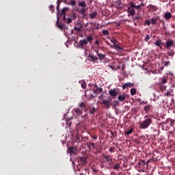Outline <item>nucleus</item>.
<instances>
[{"label": "nucleus", "mask_w": 175, "mask_h": 175, "mask_svg": "<svg viewBox=\"0 0 175 175\" xmlns=\"http://www.w3.org/2000/svg\"><path fill=\"white\" fill-rule=\"evenodd\" d=\"M67 152L70 155H76V154H77V148L75 147H69Z\"/></svg>", "instance_id": "nucleus-9"}, {"label": "nucleus", "mask_w": 175, "mask_h": 175, "mask_svg": "<svg viewBox=\"0 0 175 175\" xmlns=\"http://www.w3.org/2000/svg\"><path fill=\"white\" fill-rule=\"evenodd\" d=\"M78 6L80 8L78 9L79 13L82 14V16H85V12L88 10V8H87V2H85V1H79Z\"/></svg>", "instance_id": "nucleus-1"}, {"label": "nucleus", "mask_w": 175, "mask_h": 175, "mask_svg": "<svg viewBox=\"0 0 175 175\" xmlns=\"http://www.w3.org/2000/svg\"><path fill=\"white\" fill-rule=\"evenodd\" d=\"M109 165H111V163H113V161H109L108 163Z\"/></svg>", "instance_id": "nucleus-56"}, {"label": "nucleus", "mask_w": 175, "mask_h": 175, "mask_svg": "<svg viewBox=\"0 0 175 175\" xmlns=\"http://www.w3.org/2000/svg\"><path fill=\"white\" fill-rule=\"evenodd\" d=\"M131 95L133 96V95H136V88H132L131 89Z\"/></svg>", "instance_id": "nucleus-29"}, {"label": "nucleus", "mask_w": 175, "mask_h": 175, "mask_svg": "<svg viewBox=\"0 0 175 175\" xmlns=\"http://www.w3.org/2000/svg\"><path fill=\"white\" fill-rule=\"evenodd\" d=\"M161 91H166V86L165 85H160Z\"/></svg>", "instance_id": "nucleus-36"}, {"label": "nucleus", "mask_w": 175, "mask_h": 175, "mask_svg": "<svg viewBox=\"0 0 175 175\" xmlns=\"http://www.w3.org/2000/svg\"><path fill=\"white\" fill-rule=\"evenodd\" d=\"M131 133H133V129H130L124 133L125 136H128L129 135H131Z\"/></svg>", "instance_id": "nucleus-24"}, {"label": "nucleus", "mask_w": 175, "mask_h": 175, "mask_svg": "<svg viewBox=\"0 0 175 175\" xmlns=\"http://www.w3.org/2000/svg\"><path fill=\"white\" fill-rule=\"evenodd\" d=\"M95 87H97V85H96Z\"/></svg>", "instance_id": "nucleus-57"}, {"label": "nucleus", "mask_w": 175, "mask_h": 175, "mask_svg": "<svg viewBox=\"0 0 175 175\" xmlns=\"http://www.w3.org/2000/svg\"><path fill=\"white\" fill-rule=\"evenodd\" d=\"M170 123H171V126H173V124H174V120H170Z\"/></svg>", "instance_id": "nucleus-49"}, {"label": "nucleus", "mask_w": 175, "mask_h": 175, "mask_svg": "<svg viewBox=\"0 0 175 175\" xmlns=\"http://www.w3.org/2000/svg\"><path fill=\"white\" fill-rule=\"evenodd\" d=\"M113 151H114V148L111 147L109 148V152H113Z\"/></svg>", "instance_id": "nucleus-47"}, {"label": "nucleus", "mask_w": 175, "mask_h": 175, "mask_svg": "<svg viewBox=\"0 0 175 175\" xmlns=\"http://www.w3.org/2000/svg\"><path fill=\"white\" fill-rule=\"evenodd\" d=\"M151 109V105H147L146 107H144L145 111H148Z\"/></svg>", "instance_id": "nucleus-38"}, {"label": "nucleus", "mask_w": 175, "mask_h": 175, "mask_svg": "<svg viewBox=\"0 0 175 175\" xmlns=\"http://www.w3.org/2000/svg\"><path fill=\"white\" fill-rule=\"evenodd\" d=\"M102 91H103V89H102V88H97L95 90H94V94H96V95H98V94H100L102 92Z\"/></svg>", "instance_id": "nucleus-23"}, {"label": "nucleus", "mask_w": 175, "mask_h": 175, "mask_svg": "<svg viewBox=\"0 0 175 175\" xmlns=\"http://www.w3.org/2000/svg\"><path fill=\"white\" fill-rule=\"evenodd\" d=\"M97 55L100 61H103L106 57V54L103 53H98Z\"/></svg>", "instance_id": "nucleus-21"}, {"label": "nucleus", "mask_w": 175, "mask_h": 175, "mask_svg": "<svg viewBox=\"0 0 175 175\" xmlns=\"http://www.w3.org/2000/svg\"><path fill=\"white\" fill-rule=\"evenodd\" d=\"M75 18H76V14H72L68 18H66V20L64 21L65 23H66V24H70V23H72V21H73V20H75Z\"/></svg>", "instance_id": "nucleus-12"}, {"label": "nucleus", "mask_w": 175, "mask_h": 175, "mask_svg": "<svg viewBox=\"0 0 175 175\" xmlns=\"http://www.w3.org/2000/svg\"><path fill=\"white\" fill-rule=\"evenodd\" d=\"M118 94V92L116 89L111 90L109 91V95H111V96H113V98H116V96H117Z\"/></svg>", "instance_id": "nucleus-17"}, {"label": "nucleus", "mask_w": 175, "mask_h": 175, "mask_svg": "<svg viewBox=\"0 0 175 175\" xmlns=\"http://www.w3.org/2000/svg\"><path fill=\"white\" fill-rule=\"evenodd\" d=\"M134 83H126L122 85L123 90H125V88H131V87H133Z\"/></svg>", "instance_id": "nucleus-16"}, {"label": "nucleus", "mask_w": 175, "mask_h": 175, "mask_svg": "<svg viewBox=\"0 0 175 175\" xmlns=\"http://www.w3.org/2000/svg\"><path fill=\"white\" fill-rule=\"evenodd\" d=\"M103 159L104 162H107V163L111 162V161H113V158L110 155L103 156Z\"/></svg>", "instance_id": "nucleus-15"}, {"label": "nucleus", "mask_w": 175, "mask_h": 175, "mask_svg": "<svg viewBox=\"0 0 175 175\" xmlns=\"http://www.w3.org/2000/svg\"><path fill=\"white\" fill-rule=\"evenodd\" d=\"M113 169L115 170H118V169H120V164L119 163H116V165H113Z\"/></svg>", "instance_id": "nucleus-33"}, {"label": "nucleus", "mask_w": 175, "mask_h": 175, "mask_svg": "<svg viewBox=\"0 0 175 175\" xmlns=\"http://www.w3.org/2000/svg\"><path fill=\"white\" fill-rule=\"evenodd\" d=\"M127 12L129 13L131 16H135L136 11H135V9H131V8L128 7Z\"/></svg>", "instance_id": "nucleus-18"}, {"label": "nucleus", "mask_w": 175, "mask_h": 175, "mask_svg": "<svg viewBox=\"0 0 175 175\" xmlns=\"http://www.w3.org/2000/svg\"><path fill=\"white\" fill-rule=\"evenodd\" d=\"M68 5H70V6H75V5H76V1L72 0L69 2Z\"/></svg>", "instance_id": "nucleus-34"}, {"label": "nucleus", "mask_w": 175, "mask_h": 175, "mask_svg": "<svg viewBox=\"0 0 175 175\" xmlns=\"http://www.w3.org/2000/svg\"><path fill=\"white\" fill-rule=\"evenodd\" d=\"M128 98H129V96L126 94H120L118 97L120 102H125L126 99H128Z\"/></svg>", "instance_id": "nucleus-11"}, {"label": "nucleus", "mask_w": 175, "mask_h": 175, "mask_svg": "<svg viewBox=\"0 0 175 175\" xmlns=\"http://www.w3.org/2000/svg\"><path fill=\"white\" fill-rule=\"evenodd\" d=\"M129 8H130V9H131V8H133V9L135 8V9H136V5H135V4H133V3H131Z\"/></svg>", "instance_id": "nucleus-44"}, {"label": "nucleus", "mask_w": 175, "mask_h": 175, "mask_svg": "<svg viewBox=\"0 0 175 175\" xmlns=\"http://www.w3.org/2000/svg\"><path fill=\"white\" fill-rule=\"evenodd\" d=\"M174 40H168L167 41H166L165 46L167 49H170V47H172V46H174Z\"/></svg>", "instance_id": "nucleus-14"}, {"label": "nucleus", "mask_w": 175, "mask_h": 175, "mask_svg": "<svg viewBox=\"0 0 175 175\" xmlns=\"http://www.w3.org/2000/svg\"><path fill=\"white\" fill-rule=\"evenodd\" d=\"M57 25L59 28H61V29H62V25H58V21L59 20V14H57Z\"/></svg>", "instance_id": "nucleus-31"}, {"label": "nucleus", "mask_w": 175, "mask_h": 175, "mask_svg": "<svg viewBox=\"0 0 175 175\" xmlns=\"http://www.w3.org/2000/svg\"><path fill=\"white\" fill-rule=\"evenodd\" d=\"M88 25H91L90 23H87L85 24V27L86 28V31H87V28H90V27H88Z\"/></svg>", "instance_id": "nucleus-45"}, {"label": "nucleus", "mask_w": 175, "mask_h": 175, "mask_svg": "<svg viewBox=\"0 0 175 175\" xmlns=\"http://www.w3.org/2000/svg\"><path fill=\"white\" fill-rule=\"evenodd\" d=\"M103 98V94H101L98 96V99H102Z\"/></svg>", "instance_id": "nucleus-51"}, {"label": "nucleus", "mask_w": 175, "mask_h": 175, "mask_svg": "<svg viewBox=\"0 0 175 175\" xmlns=\"http://www.w3.org/2000/svg\"><path fill=\"white\" fill-rule=\"evenodd\" d=\"M88 59L89 61H91V62H93V64H98L99 57H98L96 55H94V54H90L88 55Z\"/></svg>", "instance_id": "nucleus-4"}, {"label": "nucleus", "mask_w": 175, "mask_h": 175, "mask_svg": "<svg viewBox=\"0 0 175 175\" xmlns=\"http://www.w3.org/2000/svg\"><path fill=\"white\" fill-rule=\"evenodd\" d=\"M94 51H95V53H96L97 55H98V54L100 53H99V51H98V49H95Z\"/></svg>", "instance_id": "nucleus-50"}, {"label": "nucleus", "mask_w": 175, "mask_h": 175, "mask_svg": "<svg viewBox=\"0 0 175 175\" xmlns=\"http://www.w3.org/2000/svg\"><path fill=\"white\" fill-rule=\"evenodd\" d=\"M95 111H96V109L95 107L92 108L90 110L91 114H95Z\"/></svg>", "instance_id": "nucleus-39"}, {"label": "nucleus", "mask_w": 175, "mask_h": 175, "mask_svg": "<svg viewBox=\"0 0 175 175\" xmlns=\"http://www.w3.org/2000/svg\"><path fill=\"white\" fill-rule=\"evenodd\" d=\"M150 124H152V120L151 118H146L139 123V127L141 129H147Z\"/></svg>", "instance_id": "nucleus-3"}, {"label": "nucleus", "mask_w": 175, "mask_h": 175, "mask_svg": "<svg viewBox=\"0 0 175 175\" xmlns=\"http://www.w3.org/2000/svg\"><path fill=\"white\" fill-rule=\"evenodd\" d=\"M135 25H136V23H135Z\"/></svg>", "instance_id": "nucleus-58"}, {"label": "nucleus", "mask_w": 175, "mask_h": 175, "mask_svg": "<svg viewBox=\"0 0 175 175\" xmlns=\"http://www.w3.org/2000/svg\"><path fill=\"white\" fill-rule=\"evenodd\" d=\"M157 18H152L149 20H147L146 22L145 23V25H147L148 26L151 25V24L152 25H155V24H157Z\"/></svg>", "instance_id": "nucleus-8"}, {"label": "nucleus", "mask_w": 175, "mask_h": 175, "mask_svg": "<svg viewBox=\"0 0 175 175\" xmlns=\"http://www.w3.org/2000/svg\"><path fill=\"white\" fill-rule=\"evenodd\" d=\"M113 106H114L115 107H117V106H118V100L116 101L115 103L113 102Z\"/></svg>", "instance_id": "nucleus-46"}, {"label": "nucleus", "mask_w": 175, "mask_h": 175, "mask_svg": "<svg viewBox=\"0 0 175 175\" xmlns=\"http://www.w3.org/2000/svg\"><path fill=\"white\" fill-rule=\"evenodd\" d=\"M154 44L157 45L158 47H161V46H162V42L161 40H157L154 42Z\"/></svg>", "instance_id": "nucleus-28"}, {"label": "nucleus", "mask_w": 175, "mask_h": 175, "mask_svg": "<svg viewBox=\"0 0 175 175\" xmlns=\"http://www.w3.org/2000/svg\"><path fill=\"white\" fill-rule=\"evenodd\" d=\"M92 29H99V24L90 22V26L87 28V31H92Z\"/></svg>", "instance_id": "nucleus-7"}, {"label": "nucleus", "mask_w": 175, "mask_h": 175, "mask_svg": "<svg viewBox=\"0 0 175 175\" xmlns=\"http://www.w3.org/2000/svg\"><path fill=\"white\" fill-rule=\"evenodd\" d=\"M84 107H85V105L84 104V103H81L79 104V109L81 110H83V109H84Z\"/></svg>", "instance_id": "nucleus-32"}, {"label": "nucleus", "mask_w": 175, "mask_h": 175, "mask_svg": "<svg viewBox=\"0 0 175 175\" xmlns=\"http://www.w3.org/2000/svg\"><path fill=\"white\" fill-rule=\"evenodd\" d=\"M94 40V37L92 36H88L86 38L83 40H81L79 42L80 49H85V46H87L89 43H91Z\"/></svg>", "instance_id": "nucleus-2"}, {"label": "nucleus", "mask_w": 175, "mask_h": 175, "mask_svg": "<svg viewBox=\"0 0 175 175\" xmlns=\"http://www.w3.org/2000/svg\"><path fill=\"white\" fill-rule=\"evenodd\" d=\"M165 17L166 20H169L170 18H172V14H170V12H167L165 14Z\"/></svg>", "instance_id": "nucleus-26"}, {"label": "nucleus", "mask_w": 175, "mask_h": 175, "mask_svg": "<svg viewBox=\"0 0 175 175\" xmlns=\"http://www.w3.org/2000/svg\"><path fill=\"white\" fill-rule=\"evenodd\" d=\"M97 138H98V137H97L96 136L92 137V139H93L94 140H96Z\"/></svg>", "instance_id": "nucleus-55"}, {"label": "nucleus", "mask_w": 175, "mask_h": 175, "mask_svg": "<svg viewBox=\"0 0 175 175\" xmlns=\"http://www.w3.org/2000/svg\"><path fill=\"white\" fill-rule=\"evenodd\" d=\"M80 83L82 88H85V87H87V83H85V81H81Z\"/></svg>", "instance_id": "nucleus-30"}, {"label": "nucleus", "mask_w": 175, "mask_h": 175, "mask_svg": "<svg viewBox=\"0 0 175 175\" xmlns=\"http://www.w3.org/2000/svg\"><path fill=\"white\" fill-rule=\"evenodd\" d=\"M109 68H111L112 70H117L118 69H120V67H116L114 66V64L109 65Z\"/></svg>", "instance_id": "nucleus-27"}, {"label": "nucleus", "mask_w": 175, "mask_h": 175, "mask_svg": "<svg viewBox=\"0 0 175 175\" xmlns=\"http://www.w3.org/2000/svg\"><path fill=\"white\" fill-rule=\"evenodd\" d=\"M74 29L78 33L81 32V31H83V24L80 22H78L76 26L74 27Z\"/></svg>", "instance_id": "nucleus-10"}, {"label": "nucleus", "mask_w": 175, "mask_h": 175, "mask_svg": "<svg viewBox=\"0 0 175 175\" xmlns=\"http://www.w3.org/2000/svg\"><path fill=\"white\" fill-rule=\"evenodd\" d=\"M139 18H140V16H135V20H139Z\"/></svg>", "instance_id": "nucleus-54"}, {"label": "nucleus", "mask_w": 175, "mask_h": 175, "mask_svg": "<svg viewBox=\"0 0 175 175\" xmlns=\"http://www.w3.org/2000/svg\"><path fill=\"white\" fill-rule=\"evenodd\" d=\"M165 96H172V92L167 91V92L165 94Z\"/></svg>", "instance_id": "nucleus-37"}, {"label": "nucleus", "mask_w": 175, "mask_h": 175, "mask_svg": "<svg viewBox=\"0 0 175 175\" xmlns=\"http://www.w3.org/2000/svg\"><path fill=\"white\" fill-rule=\"evenodd\" d=\"M62 1H65V0H57V3L59 5V3H61V2H62ZM59 5H57V8H58Z\"/></svg>", "instance_id": "nucleus-48"}, {"label": "nucleus", "mask_w": 175, "mask_h": 175, "mask_svg": "<svg viewBox=\"0 0 175 175\" xmlns=\"http://www.w3.org/2000/svg\"><path fill=\"white\" fill-rule=\"evenodd\" d=\"M74 110L77 116H81L83 114V110L80 109H75Z\"/></svg>", "instance_id": "nucleus-22"}, {"label": "nucleus", "mask_w": 175, "mask_h": 175, "mask_svg": "<svg viewBox=\"0 0 175 175\" xmlns=\"http://www.w3.org/2000/svg\"><path fill=\"white\" fill-rule=\"evenodd\" d=\"M102 104L105 105L106 109H110L111 105H113V103H111V98L103 100Z\"/></svg>", "instance_id": "nucleus-6"}, {"label": "nucleus", "mask_w": 175, "mask_h": 175, "mask_svg": "<svg viewBox=\"0 0 175 175\" xmlns=\"http://www.w3.org/2000/svg\"><path fill=\"white\" fill-rule=\"evenodd\" d=\"M110 41L111 42V43H113V49H115V50H118V51L122 50V47H121V46H120V45H118V42L116 40V39L112 38V39H111Z\"/></svg>", "instance_id": "nucleus-5"}, {"label": "nucleus", "mask_w": 175, "mask_h": 175, "mask_svg": "<svg viewBox=\"0 0 175 175\" xmlns=\"http://www.w3.org/2000/svg\"><path fill=\"white\" fill-rule=\"evenodd\" d=\"M49 8L51 10V13H53L54 12V5H49Z\"/></svg>", "instance_id": "nucleus-42"}, {"label": "nucleus", "mask_w": 175, "mask_h": 175, "mask_svg": "<svg viewBox=\"0 0 175 175\" xmlns=\"http://www.w3.org/2000/svg\"><path fill=\"white\" fill-rule=\"evenodd\" d=\"M95 44H97L98 46H99V41L96 40V41H95Z\"/></svg>", "instance_id": "nucleus-52"}, {"label": "nucleus", "mask_w": 175, "mask_h": 175, "mask_svg": "<svg viewBox=\"0 0 175 175\" xmlns=\"http://www.w3.org/2000/svg\"><path fill=\"white\" fill-rule=\"evenodd\" d=\"M166 83H167V80L164 78V79L161 81V84H166Z\"/></svg>", "instance_id": "nucleus-41"}, {"label": "nucleus", "mask_w": 175, "mask_h": 175, "mask_svg": "<svg viewBox=\"0 0 175 175\" xmlns=\"http://www.w3.org/2000/svg\"><path fill=\"white\" fill-rule=\"evenodd\" d=\"M103 35H109V31L107 30H103Z\"/></svg>", "instance_id": "nucleus-43"}, {"label": "nucleus", "mask_w": 175, "mask_h": 175, "mask_svg": "<svg viewBox=\"0 0 175 175\" xmlns=\"http://www.w3.org/2000/svg\"><path fill=\"white\" fill-rule=\"evenodd\" d=\"M96 16H98V12L96 11L89 14V17L92 19L95 18Z\"/></svg>", "instance_id": "nucleus-19"}, {"label": "nucleus", "mask_w": 175, "mask_h": 175, "mask_svg": "<svg viewBox=\"0 0 175 175\" xmlns=\"http://www.w3.org/2000/svg\"><path fill=\"white\" fill-rule=\"evenodd\" d=\"M90 144H91V146H92L93 148H95V144L91 143Z\"/></svg>", "instance_id": "nucleus-53"}, {"label": "nucleus", "mask_w": 175, "mask_h": 175, "mask_svg": "<svg viewBox=\"0 0 175 175\" xmlns=\"http://www.w3.org/2000/svg\"><path fill=\"white\" fill-rule=\"evenodd\" d=\"M150 39V35H146V36L144 38L145 42H148V40Z\"/></svg>", "instance_id": "nucleus-35"}, {"label": "nucleus", "mask_w": 175, "mask_h": 175, "mask_svg": "<svg viewBox=\"0 0 175 175\" xmlns=\"http://www.w3.org/2000/svg\"><path fill=\"white\" fill-rule=\"evenodd\" d=\"M67 10H69V8H64L62 10V13L60 14V16L63 17L64 21L66 20V17L65 16V14H66Z\"/></svg>", "instance_id": "nucleus-13"}, {"label": "nucleus", "mask_w": 175, "mask_h": 175, "mask_svg": "<svg viewBox=\"0 0 175 175\" xmlns=\"http://www.w3.org/2000/svg\"><path fill=\"white\" fill-rule=\"evenodd\" d=\"M81 162L82 165H85L87 163V158H85V157H81Z\"/></svg>", "instance_id": "nucleus-25"}, {"label": "nucleus", "mask_w": 175, "mask_h": 175, "mask_svg": "<svg viewBox=\"0 0 175 175\" xmlns=\"http://www.w3.org/2000/svg\"><path fill=\"white\" fill-rule=\"evenodd\" d=\"M143 8H144V3H141V4L135 6V9L137 10H138V12H140V10H142Z\"/></svg>", "instance_id": "nucleus-20"}, {"label": "nucleus", "mask_w": 175, "mask_h": 175, "mask_svg": "<svg viewBox=\"0 0 175 175\" xmlns=\"http://www.w3.org/2000/svg\"><path fill=\"white\" fill-rule=\"evenodd\" d=\"M66 125H68V126H72V122L70 120H66Z\"/></svg>", "instance_id": "nucleus-40"}]
</instances>
